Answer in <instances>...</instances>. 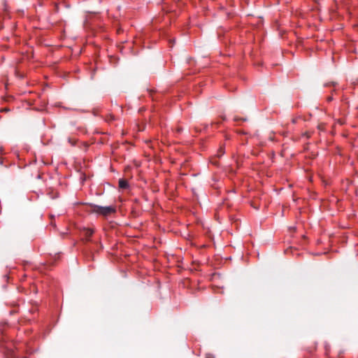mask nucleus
<instances>
[{"label":"nucleus","instance_id":"obj_1","mask_svg":"<svg viewBox=\"0 0 358 358\" xmlns=\"http://www.w3.org/2000/svg\"><path fill=\"white\" fill-rule=\"evenodd\" d=\"M90 207L91 213H94L105 217L116 212L115 207L113 206H100L96 204H90Z\"/></svg>","mask_w":358,"mask_h":358},{"label":"nucleus","instance_id":"obj_2","mask_svg":"<svg viewBox=\"0 0 358 358\" xmlns=\"http://www.w3.org/2000/svg\"><path fill=\"white\" fill-rule=\"evenodd\" d=\"M94 234V230L92 229H84L83 231V235L86 239V241H89L90 238Z\"/></svg>","mask_w":358,"mask_h":358},{"label":"nucleus","instance_id":"obj_3","mask_svg":"<svg viewBox=\"0 0 358 358\" xmlns=\"http://www.w3.org/2000/svg\"><path fill=\"white\" fill-rule=\"evenodd\" d=\"M129 186V184H128V182L124 180V179H120L119 180V187L121 189H126L127 187H128Z\"/></svg>","mask_w":358,"mask_h":358},{"label":"nucleus","instance_id":"obj_4","mask_svg":"<svg viewBox=\"0 0 358 358\" xmlns=\"http://www.w3.org/2000/svg\"><path fill=\"white\" fill-rule=\"evenodd\" d=\"M114 120H115V117H114V116H113V115H110L107 117V119H106V120H107L108 122H111V121H113Z\"/></svg>","mask_w":358,"mask_h":358},{"label":"nucleus","instance_id":"obj_5","mask_svg":"<svg viewBox=\"0 0 358 358\" xmlns=\"http://www.w3.org/2000/svg\"><path fill=\"white\" fill-rule=\"evenodd\" d=\"M224 152L223 148H221L220 149V150H219V153H218L217 156H218V157L222 156V155L224 154Z\"/></svg>","mask_w":358,"mask_h":358},{"label":"nucleus","instance_id":"obj_6","mask_svg":"<svg viewBox=\"0 0 358 358\" xmlns=\"http://www.w3.org/2000/svg\"><path fill=\"white\" fill-rule=\"evenodd\" d=\"M243 120V121H246V120H247V119H246V118H238V117H235V118H234V121H238V120Z\"/></svg>","mask_w":358,"mask_h":358},{"label":"nucleus","instance_id":"obj_7","mask_svg":"<svg viewBox=\"0 0 358 358\" xmlns=\"http://www.w3.org/2000/svg\"><path fill=\"white\" fill-rule=\"evenodd\" d=\"M206 358H215V357H214V356H213V355H210V354H208V355H206Z\"/></svg>","mask_w":358,"mask_h":358},{"label":"nucleus","instance_id":"obj_8","mask_svg":"<svg viewBox=\"0 0 358 358\" xmlns=\"http://www.w3.org/2000/svg\"><path fill=\"white\" fill-rule=\"evenodd\" d=\"M293 123L296 122V120L294 119L292 120Z\"/></svg>","mask_w":358,"mask_h":358}]
</instances>
